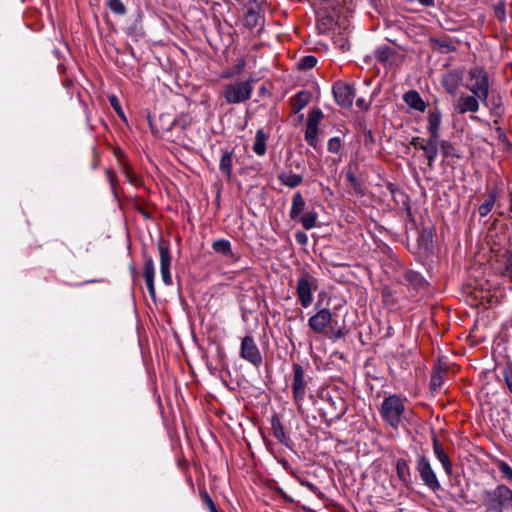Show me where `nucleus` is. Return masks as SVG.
<instances>
[{
	"label": "nucleus",
	"instance_id": "6ab92c4d",
	"mask_svg": "<svg viewBox=\"0 0 512 512\" xmlns=\"http://www.w3.org/2000/svg\"><path fill=\"white\" fill-rule=\"evenodd\" d=\"M403 101L409 108L421 113L425 112L427 108V104L416 90H409L404 93Z\"/></svg>",
	"mask_w": 512,
	"mask_h": 512
},
{
	"label": "nucleus",
	"instance_id": "de8ad7c7",
	"mask_svg": "<svg viewBox=\"0 0 512 512\" xmlns=\"http://www.w3.org/2000/svg\"><path fill=\"white\" fill-rule=\"evenodd\" d=\"M502 374L507 388L512 393V368L504 369Z\"/></svg>",
	"mask_w": 512,
	"mask_h": 512
},
{
	"label": "nucleus",
	"instance_id": "4c0bfd02",
	"mask_svg": "<svg viewBox=\"0 0 512 512\" xmlns=\"http://www.w3.org/2000/svg\"><path fill=\"white\" fill-rule=\"evenodd\" d=\"M444 382L443 371H434L430 379V387L432 390H438L441 388Z\"/></svg>",
	"mask_w": 512,
	"mask_h": 512
},
{
	"label": "nucleus",
	"instance_id": "473e14b6",
	"mask_svg": "<svg viewBox=\"0 0 512 512\" xmlns=\"http://www.w3.org/2000/svg\"><path fill=\"white\" fill-rule=\"evenodd\" d=\"M193 118L189 113H180L171 123L169 129L180 128L181 130L187 129L192 124Z\"/></svg>",
	"mask_w": 512,
	"mask_h": 512
},
{
	"label": "nucleus",
	"instance_id": "ddd939ff",
	"mask_svg": "<svg viewBox=\"0 0 512 512\" xmlns=\"http://www.w3.org/2000/svg\"><path fill=\"white\" fill-rule=\"evenodd\" d=\"M143 277L152 300L156 299L155 290V264L151 256L144 254Z\"/></svg>",
	"mask_w": 512,
	"mask_h": 512
},
{
	"label": "nucleus",
	"instance_id": "39448f33",
	"mask_svg": "<svg viewBox=\"0 0 512 512\" xmlns=\"http://www.w3.org/2000/svg\"><path fill=\"white\" fill-rule=\"evenodd\" d=\"M253 80L237 81L227 84L223 91V97L228 104H239L250 99L254 90Z\"/></svg>",
	"mask_w": 512,
	"mask_h": 512
},
{
	"label": "nucleus",
	"instance_id": "37998d69",
	"mask_svg": "<svg viewBox=\"0 0 512 512\" xmlns=\"http://www.w3.org/2000/svg\"><path fill=\"white\" fill-rule=\"evenodd\" d=\"M498 468L502 475L512 483V467L508 463L502 461L499 463Z\"/></svg>",
	"mask_w": 512,
	"mask_h": 512
},
{
	"label": "nucleus",
	"instance_id": "2eb2a0df",
	"mask_svg": "<svg viewBox=\"0 0 512 512\" xmlns=\"http://www.w3.org/2000/svg\"><path fill=\"white\" fill-rule=\"evenodd\" d=\"M479 107H480V100L478 97H476L472 93H471V95L462 94L459 97V99L457 100V103L455 105L456 110L460 114H465L468 112L476 113V112H478Z\"/></svg>",
	"mask_w": 512,
	"mask_h": 512
},
{
	"label": "nucleus",
	"instance_id": "b1692460",
	"mask_svg": "<svg viewBox=\"0 0 512 512\" xmlns=\"http://www.w3.org/2000/svg\"><path fill=\"white\" fill-rule=\"evenodd\" d=\"M305 205L306 203L302 194L300 192H296L292 198V205L289 212L290 218L293 220L297 219L304 211Z\"/></svg>",
	"mask_w": 512,
	"mask_h": 512
},
{
	"label": "nucleus",
	"instance_id": "f704fd0d",
	"mask_svg": "<svg viewBox=\"0 0 512 512\" xmlns=\"http://www.w3.org/2000/svg\"><path fill=\"white\" fill-rule=\"evenodd\" d=\"M106 6L116 15L123 16L126 14L127 9L121 0H107Z\"/></svg>",
	"mask_w": 512,
	"mask_h": 512
},
{
	"label": "nucleus",
	"instance_id": "7ed1b4c3",
	"mask_svg": "<svg viewBox=\"0 0 512 512\" xmlns=\"http://www.w3.org/2000/svg\"><path fill=\"white\" fill-rule=\"evenodd\" d=\"M466 88L478 97L484 106L489 107L490 82L483 67L475 66L469 70Z\"/></svg>",
	"mask_w": 512,
	"mask_h": 512
},
{
	"label": "nucleus",
	"instance_id": "f03ea898",
	"mask_svg": "<svg viewBox=\"0 0 512 512\" xmlns=\"http://www.w3.org/2000/svg\"><path fill=\"white\" fill-rule=\"evenodd\" d=\"M482 503L489 512H512V490L503 484L484 490Z\"/></svg>",
	"mask_w": 512,
	"mask_h": 512
},
{
	"label": "nucleus",
	"instance_id": "72a5a7b5",
	"mask_svg": "<svg viewBox=\"0 0 512 512\" xmlns=\"http://www.w3.org/2000/svg\"><path fill=\"white\" fill-rule=\"evenodd\" d=\"M318 214L316 211L306 212L301 216L300 221L304 229L310 230L316 226Z\"/></svg>",
	"mask_w": 512,
	"mask_h": 512
},
{
	"label": "nucleus",
	"instance_id": "f8f14e48",
	"mask_svg": "<svg viewBox=\"0 0 512 512\" xmlns=\"http://www.w3.org/2000/svg\"><path fill=\"white\" fill-rule=\"evenodd\" d=\"M323 118V112L319 108L312 109L307 118L305 140L308 145L316 147L317 136H318V125L320 120Z\"/></svg>",
	"mask_w": 512,
	"mask_h": 512
},
{
	"label": "nucleus",
	"instance_id": "c03bdc74",
	"mask_svg": "<svg viewBox=\"0 0 512 512\" xmlns=\"http://www.w3.org/2000/svg\"><path fill=\"white\" fill-rule=\"evenodd\" d=\"M348 331L345 327H340L338 329H331L329 338L333 341H336L338 339H342L347 335Z\"/></svg>",
	"mask_w": 512,
	"mask_h": 512
},
{
	"label": "nucleus",
	"instance_id": "0eeeda50",
	"mask_svg": "<svg viewBox=\"0 0 512 512\" xmlns=\"http://www.w3.org/2000/svg\"><path fill=\"white\" fill-rule=\"evenodd\" d=\"M416 470L425 486L435 492L441 489V484L433 470L429 459L425 455H418L416 459Z\"/></svg>",
	"mask_w": 512,
	"mask_h": 512
},
{
	"label": "nucleus",
	"instance_id": "a18cd8bd",
	"mask_svg": "<svg viewBox=\"0 0 512 512\" xmlns=\"http://www.w3.org/2000/svg\"><path fill=\"white\" fill-rule=\"evenodd\" d=\"M375 57L379 62H386L390 57V50L388 48H379L375 52Z\"/></svg>",
	"mask_w": 512,
	"mask_h": 512
},
{
	"label": "nucleus",
	"instance_id": "9d476101",
	"mask_svg": "<svg viewBox=\"0 0 512 512\" xmlns=\"http://www.w3.org/2000/svg\"><path fill=\"white\" fill-rule=\"evenodd\" d=\"M332 92L336 103L343 108H350L353 104L355 91L351 84L343 81H336L333 84Z\"/></svg>",
	"mask_w": 512,
	"mask_h": 512
},
{
	"label": "nucleus",
	"instance_id": "4468645a",
	"mask_svg": "<svg viewBox=\"0 0 512 512\" xmlns=\"http://www.w3.org/2000/svg\"><path fill=\"white\" fill-rule=\"evenodd\" d=\"M463 80V74L460 70H449L442 76V86L445 91L455 96Z\"/></svg>",
	"mask_w": 512,
	"mask_h": 512
},
{
	"label": "nucleus",
	"instance_id": "79ce46f5",
	"mask_svg": "<svg viewBox=\"0 0 512 512\" xmlns=\"http://www.w3.org/2000/svg\"><path fill=\"white\" fill-rule=\"evenodd\" d=\"M341 140L339 137H333L331 139H329L328 143H327V149L329 152L331 153H338L341 149Z\"/></svg>",
	"mask_w": 512,
	"mask_h": 512
},
{
	"label": "nucleus",
	"instance_id": "dca6fc26",
	"mask_svg": "<svg viewBox=\"0 0 512 512\" xmlns=\"http://www.w3.org/2000/svg\"><path fill=\"white\" fill-rule=\"evenodd\" d=\"M442 123V112L438 107L429 110L427 117V131L429 136L440 138V127Z\"/></svg>",
	"mask_w": 512,
	"mask_h": 512
},
{
	"label": "nucleus",
	"instance_id": "bb28decb",
	"mask_svg": "<svg viewBox=\"0 0 512 512\" xmlns=\"http://www.w3.org/2000/svg\"><path fill=\"white\" fill-rule=\"evenodd\" d=\"M266 141L267 137L263 129L257 130L255 135V141L252 147L253 151L257 155L263 156L266 153Z\"/></svg>",
	"mask_w": 512,
	"mask_h": 512
},
{
	"label": "nucleus",
	"instance_id": "7c9ffc66",
	"mask_svg": "<svg viewBox=\"0 0 512 512\" xmlns=\"http://www.w3.org/2000/svg\"><path fill=\"white\" fill-rule=\"evenodd\" d=\"M212 249L216 253L224 256H232V247L230 241L226 239H217L212 243Z\"/></svg>",
	"mask_w": 512,
	"mask_h": 512
},
{
	"label": "nucleus",
	"instance_id": "a878e982",
	"mask_svg": "<svg viewBox=\"0 0 512 512\" xmlns=\"http://www.w3.org/2000/svg\"><path fill=\"white\" fill-rule=\"evenodd\" d=\"M497 199V193L493 190L489 191L483 203L478 207L480 217H486L493 209Z\"/></svg>",
	"mask_w": 512,
	"mask_h": 512
},
{
	"label": "nucleus",
	"instance_id": "3c124183",
	"mask_svg": "<svg viewBox=\"0 0 512 512\" xmlns=\"http://www.w3.org/2000/svg\"><path fill=\"white\" fill-rule=\"evenodd\" d=\"M495 14L500 20L505 18V4L503 2L495 6Z\"/></svg>",
	"mask_w": 512,
	"mask_h": 512
},
{
	"label": "nucleus",
	"instance_id": "8fccbe9b",
	"mask_svg": "<svg viewBox=\"0 0 512 512\" xmlns=\"http://www.w3.org/2000/svg\"><path fill=\"white\" fill-rule=\"evenodd\" d=\"M425 143L426 139L416 136L412 138L410 145H412L415 149L422 150V147L425 146Z\"/></svg>",
	"mask_w": 512,
	"mask_h": 512
},
{
	"label": "nucleus",
	"instance_id": "c85d7f7f",
	"mask_svg": "<svg viewBox=\"0 0 512 512\" xmlns=\"http://www.w3.org/2000/svg\"><path fill=\"white\" fill-rule=\"evenodd\" d=\"M396 472H397V476H398L399 480L402 483L407 484L409 482L411 473H410L409 463L407 460H405V459L397 460Z\"/></svg>",
	"mask_w": 512,
	"mask_h": 512
},
{
	"label": "nucleus",
	"instance_id": "f257e3e1",
	"mask_svg": "<svg viewBox=\"0 0 512 512\" xmlns=\"http://www.w3.org/2000/svg\"><path fill=\"white\" fill-rule=\"evenodd\" d=\"M406 397L390 394L385 396L380 408L379 414L383 422L394 430H397L405 419Z\"/></svg>",
	"mask_w": 512,
	"mask_h": 512
},
{
	"label": "nucleus",
	"instance_id": "c9c22d12",
	"mask_svg": "<svg viewBox=\"0 0 512 512\" xmlns=\"http://www.w3.org/2000/svg\"><path fill=\"white\" fill-rule=\"evenodd\" d=\"M434 48L439 49L441 52L449 53L455 51L456 47L452 44L451 41L445 39H433Z\"/></svg>",
	"mask_w": 512,
	"mask_h": 512
},
{
	"label": "nucleus",
	"instance_id": "423d86ee",
	"mask_svg": "<svg viewBox=\"0 0 512 512\" xmlns=\"http://www.w3.org/2000/svg\"><path fill=\"white\" fill-rule=\"evenodd\" d=\"M308 382L305 379V372L301 364L292 365L291 388L293 399L300 409L306 395Z\"/></svg>",
	"mask_w": 512,
	"mask_h": 512
},
{
	"label": "nucleus",
	"instance_id": "6e6d98bb",
	"mask_svg": "<svg viewBox=\"0 0 512 512\" xmlns=\"http://www.w3.org/2000/svg\"><path fill=\"white\" fill-rule=\"evenodd\" d=\"M300 484L306 488H308L310 491L312 492H316L317 491V486L309 481H303L301 480L300 481Z\"/></svg>",
	"mask_w": 512,
	"mask_h": 512
},
{
	"label": "nucleus",
	"instance_id": "ea45409f",
	"mask_svg": "<svg viewBox=\"0 0 512 512\" xmlns=\"http://www.w3.org/2000/svg\"><path fill=\"white\" fill-rule=\"evenodd\" d=\"M317 64V58L313 55H307L302 57L298 62V68L299 69H311L315 67Z\"/></svg>",
	"mask_w": 512,
	"mask_h": 512
},
{
	"label": "nucleus",
	"instance_id": "393cba45",
	"mask_svg": "<svg viewBox=\"0 0 512 512\" xmlns=\"http://www.w3.org/2000/svg\"><path fill=\"white\" fill-rule=\"evenodd\" d=\"M311 94L308 91H299L291 100L294 113L300 112L310 101Z\"/></svg>",
	"mask_w": 512,
	"mask_h": 512
},
{
	"label": "nucleus",
	"instance_id": "20e7f679",
	"mask_svg": "<svg viewBox=\"0 0 512 512\" xmlns=\"http://www.w3.org/2000/svg\"><path fill=\"white\" fill-rule=\"evenodd\" d=\"M318 288L317 279L309 272L302 271L296 282V295L298 302L303 308L312 305L314 297L313 292Z\"/></svg>",
	"mask_w": 512,
	"mask_h": 512
},
{
	"label": "nucleus",
	"instance_id": "864d4df0",
	"mask_svg": "<svg viewBox=\"0 0 512 512\" xmlns=\"http://www.w3.org/2000/svg\"><path fill=\"white\" fill-rule=\"evenodd\" d=\"M295 239L301 245H305L308 241L307 235L304 232L300 231L295 234Z\"/></svg>",
	"mask_w": 512,
	"mask_h": 512
},
{
	"label": "nucleus",
	"instance_id": "412c9836",
	"mask_svg": "<svg viewBox=\"0 0 512 512\" xmlns=\"http://www.w3.org/2000/svg\"><path fill=\"white\" fill-rule=\"evenodd\" d=\"M271 430L273 436L283 445L289 446L291 440L284 431V427L281 424L279 418L277 416H273L271 418Z\"/></svg>",
	"mask_w": 512,
	"mask_h": 512
},
{
	"label": "nucleus",
	"instance_id": "5fc2aeb1",
	"mask_svg": "<svg viewBox=\"0 0 512 512\" xmlns=\"http://www.w3.org/2000/svg\"><path fill=\"white\" fill-rule=\"evenodd\" d=\"M369 103L364 98H358L356 100V106L362 110H368Z\"/></svg>",
	"mask_w": 512,
	"mask_h": 512
},
{
	"label": "nucleus",
	"instance_id": "cd10ccee",
	"mask_svg": "<svg viewBox=\"0 0 512 512\" xmlns=\"http://www.w3.org/2000/svg\"><path fill=\"white\" fill-rule=\"evenodd\" d=\"M345 177L357 195L362 196L365 194V188L362 182L356 177L355 173L350 168L345 171Z\"/></svg>",
	"mask_w": 512,
	"mask_h": 512
},
{
	"label": "nucleus",
	"instance_id": "2f4dec72",
	"mask_svg": "<svg viewBox=\"0 0 512 512\" xmlns=\"http://www.w3.org/2000/svg\"><path fill=\"white\" fill-rule=\"evenodd\" d=\"M259 19H260V14L255 8H253V7L247 8V11L244 14V25L247 28H249V29L255 28L258 25Z\"/></svg>",
	"mask_w": 512,
	"mask_h": 512
},
{
	"label": "nucleus",
	"instance_id": "aec40b11",
	"mask_svg": "<svg viewBox=\"0 0 512 512\" xmlns=\"http://www.w3.org/2000/svg\"><path fill=\"white\" fill-rule=\"evenodd\" d=\"M328 406V413L332 420H339L347 411L345 401L341 397H338L336 400L330 399Z\"/></svg>",
	"mask_w": 512,
	"mask_h": 512
},
{
	"label": "nucleus",
	"instance_id": "a211bd4d",
	"mask_svg": "<svg viewBox=\"0 0 512 512\" xmlns=\"http://www.w3.org/2000/svg\"><path fill=\"white\" fill-rule=\"evenodd\" d=\"M438 147H439V138H434L429 136L426 139L425 146L422 147V151L424 153L425 158L427 159V165L429 169L434 168V162L438 155Z\"/></svg>",
	"mask_w": 512,
	"mask_h": 512
},
{
	"label": "nucleus",
	"instance_id": "6e6552de",
	"mask_svg": "<svg viewBox=\"0 0 512 512\" xmlns=\"http://www.w3.org/2000/svg\"><path fill=\"white\" fill-rule=\"evenodd\" d=\"M240 357L251 363L256 368L261 366L263 362L262 355L251 335H247L242 338L240 345Z\"/></svg>",
	"mask_w": 512,
	"mask_h": 512
},
{
	"label": "nucleus",
	"instance_id": "f3484780",
	"mask_svg": "<svg viewBox=\"0 0 512 512\" xmlns=\"http://www.w3.org/2000/svg\"><path fill=\"white\" fill-rule=\"evenodd\" d=\"M432 446H433L434 455L442 464L446 474L448 476H450L452 474V468H453L452 463H451L448 455L445 453L443 446L440 443V441L436 435L432 436Z\"/></svg>",
	"mask_w": 512,
	"mask_h": 512
},
{
	"label": "nucleus",
	"instance_id": "4d7b16f0",
	"mask_svg": "<svg viewBox=\"0 0 512 512\" xmlns=\"http://www.w3.org/2000/svg\"><path fill=\"white\" fill-rule=\"evenodd\" d=\"M245 65H246V62H245L244 58L239 59L237 65L235 66L236 73L240 74L242 72V70L244 69Z\"/></svg>",
	"mask_w": 512,
	"mask_h": 512
},
{
	"label": "nucleus",
	"instance_id": "a19ab883",
	"mask_svg": "<svg viewBox=\"0 0 512 512\" xmlns=\"http://www.w3.org/2000/svg\"><path fill=\"white\" fill-rule=\"evenodd\" d=\"M121 170H122V173L126 176L127 180L131 183V184H136L137 181H138V178L137 176L134 174V172L131 170V168L129 167L128 164L126 163H121Z\"/></svg>",
	"mask_w": 512,
	"mask_h": 512
},
{
	"label": "nucleus",
	"instance_id": "9b49d317",
	"mask_svg": "<svg viewBox=\"0 0 512 512\" xmlns=\"http://www.w3.org/2000/svg\"><path fill=\"white\" fill-rule=\"evenodd\" d=\"M158 251L160 258V273L162 280L165 285L171 286L173 284L170 268L172 263L171 252L169 248V244L160 240L158 242Z\"/></svg>",
	"mask_w": 512,
	"mask_h": 512
},
{
	"label": "nucleus",
	"instance_id": "13d9d810",
	"mask_svg": "<svg viewBox=\"0 0 512 512\" xmlns=\"http://www.w3.org/2000/svg\"><path fill=\"white\" fill-rule=\"evenodd\" d=\"M510 209L512 211V194H511V198H510Z\"/></svg>",
	"mask_w": 512,
	"mask_h": 512
},
{
	"label": "nucleus",
	"instance_id": "603ef678",
	"mask_svg": "<svg viewBox=\"0 0 512 512\" xmlns=\"http://www.w3.org/2000/svg\"><path fill=\"white\" fill-rule=\"evenodd\" d=\"M501 105V99L499 96L495 97V96H492L490 99H489V109L491 110H494L496 108H499Z\"/></svg>",
	"mask_w": 512,
	"mask_h": 512
},
{
	"label": "nucleus",
	"instance_id": "58836bf2",
	"mask_svg": "<svg viewBox=\"0 0 512 512\" xmlns=\"http://www.w3.org/2000/svg\"><path fill=\"white\" fill-rule=\"evenodd\" d=\"M405 278L415 287H423L425 284V279L419 273L414 271H408Z\"/></svg>",
	"mask_w": 512,
	"mask_h": 512
},
{
	"label": "nucleus",
	"instance_id": "09e8293b",
	"mask_svg": "<svg viewBox=\"0 0 512 512\" xmlns=\"http://www.w3.org/2000/svg\"><path fill=\"white\" fill-rule=\"evenodd\" d=\"M106 176H107V178H108V180L110 182V185H111V188H112L113 192L116 193V184L118 182L117 175L112 170L107 169L106 170Z\"/></svg>",
	"mask_w": 512,
	"mask_h": 512
},
{
	"label": "nucleus",
	"instance_id": "c756f323",
	"mask_svg": "<svg viewBox=\"0 0 512 512\" xmlns=\"http://www.w3.org/2000/svg\"><path fill=\"white\" fill-rule=\"evenodd\" d=\"M439 147L441 153L445 159L448 158H461V154L458 152L453 143L447 140L439 141Z\"/></svg>",
	"mask_w": 512,
	"mask_h": 512
},
{
	"label": "nucleus",
	"instance_id": "4be33fe9",
	"mask_svg": "<svg viewBox=\"0 0 512 512\" xmlns=\"http://www.w3.org/2000/svg\"><path fill=\"white\" fill-rule=\"evenodd\" d=\"M232 162H233V151H228V150L223 151L220 162H219V170L226 177L227 180L231 179Z\"/></svg>",
	"mask_w": 512,
	"mask_h": 512
},
{
	"label": "nucleus",
	"instance_id": "5701e85b",
	"mask_svg": "<svg viewBox=\"0 0 512 512\" xmlns=\"http://www.w3.org/2000/svg\"><path fill=\"white\" fill-rule=\"evenodd\" d=\"M279 182L289 188H295L302 184L303 176L292 172H281L278 175Z\"/></svg>",
	"mask_w": 512,
	"mask_h": 512
},
{
	"label": "nucleus",
	"instance_id": "49530a36",
	"mask_svg": "<svg viewBox=\"0 0 512 512\" xmlns=\"http://www.w3.org/2000/svg\"><path fill=\"white\" fill-rule=\"evenodd\" d=\"M109 102L111 104V106L114 108V110L116 111V113L121 117V118H124V112L121 108V105L119 103V100L118 98L115 96V95H111L109 97Z\"/></svg>",
	"mask_w": 512,
	"mask_h": 512
},
{
	"label": "nucleus",
	"instance_id": "e433bc0d",
	"mask_svg": "<svg viewBox=\"0 0 512 512\" xmlns=\"http://www.w3.org/2000/svg\"><path fill=\"white\" fill-rule=\"evenodd\" d=\"M199 495L203 503L207 506L209 512H219L216 504L208 494L205 488L199 490Z\"/></svg>",
	"mask_w": 512,
	"mask_h": 512
},
{
	"label": "nucleus",
	"instance_id": "1a4fd4ad",
	"mask_svg": "<svg viewBox=\"0 0 512 512\" xmlns=\"http://www.w3.org/2000/svg\"><path fill=\"white\" fill-rule=\"evenodd\" d=\"M317 313L308 320L309 328L316 334H322L332 322V313L328 308H321V303L315 305Z\"/></svg>",
	"mask_w": 512,
	"mask_h": 512
}]
</instances>
